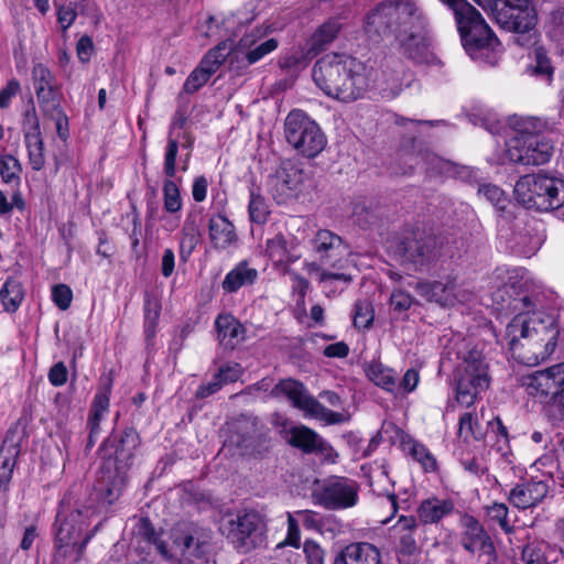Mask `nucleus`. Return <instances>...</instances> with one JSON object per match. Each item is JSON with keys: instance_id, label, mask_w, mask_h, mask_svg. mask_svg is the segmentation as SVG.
<instances>
[{"instance_id": "423d86ee", "label": "nucleus", "mask_w": 564, "mask_h": 564, "mask_svg": "<svg viewBox=\"0 0 564 564\" xmlns=\"http://www.w3.org/2000/svg\"><path fill=\"white\" fill-rule=\"evenodd\" d=\"M458 358L460 362L455 372V401L447 404V411H455L456 405L470 409L490 384L488 365L481 351L474 348L459 351Z\"/></svg>"}, {"instance_id": "603ef678", "label": "nucleus", "mask_w": 564, "mask_h": 564, "mask_svg": "<svg viewBox=\"0 0 564 564\" xmlns=\"http://www.w3.org/2000/svg\"><path fill=\"white\" fill-rule=\"evenodd\" d=\"M248 212L250 220L257 224H264L270 214L269 206L264 197L254 189L250 191Z\"/></svg>"}, {"instance_id": "2f4dec72", "label": "nucleus", "mask_w": 564, "mask_h": 564, "mask_svg": "<svg viewBox=\"0 0 564 564\" xmlns=\"http://www.w3.org/2000/svg\"><path fill=\"white\" fill-rule=\"evenodd\" d=\"M343 25L338 19H328L319 25L311 35L308 44V53L316 55L319 51L330 45L338 36Z\"/></svg>"}, {"instance_id": "4d7b16f0", "label": "nucleus", "mask_w": 564, "mask_h": 564, "mask_svg": "<svg viewBox=\"0 0 564 564\" xmlns=\"http://www.w3.org/2000/svg\"><path fill=\"white\" fill-rule=\"evenodd\" d=\"M375 311L368 301H357L354 308V325L367 329L372 325Z\"/></svg>"}, {"instance_id": "c756f323", "label": "nucleus", "mask_w": 564, "mask_h": 564, "mask_svg": "<svg viewBox=\"0 0 564 564\" xmlns=\"http://www.w3.org/2000/svg\"><path fill=\"white\" fill-rule=\"evenodd\" d=\"M257 269L249 265L247 261L237 263L223 280V290L227 293H236L245 286L252 285L258 279Z\"/></svg>"}, {"instance_id": "e2e57ef3", "label": "nucleus", "mask_w": 564, "mask_h": 564, "mask_svg": "<svg viewBox=\"0 0 564 564\" xmlns=\"http://www.w3.org/2000/svg\"><path fill=\"white\" fill-rule=\"evenodd\" d=\"M295 513L306 530L322 531L323 518L318 512L313 510H297Z\"/></svg>"}, {"instance_id": "49530a36", "label": "nucleus", "mask_w": 564, "mask_h": 564, "mask_svg": "<svg viewBox=\"0 0 564 564\" xmlns=\"http://www.w3.org/2000/svg\"><path fill=\"white\" fill-rule=\"evenodd\" d=\"M528 137H512L506 142L502 163L525 165Z\"/></svg>"}, {"instance_id": "69168bd1", "label": "nucleus", "mask_w": 564, "mask_h": 564, "mask_svg": "<svg viewBox=\"0 0 564 564\" xmlns=\"http://www.w3.org/2000/svg\"><path fill=\"white\" fill-rule=\"evenodd\" d=\"M420 382L419 371L410 368L403 375L401 381L397 382L398 394L413 392Z\"/></svg>"}, {"instance_id": "bf43d9fd", "label": "nucleus", "mask_w": 564, "mask_h": 564, "mask_svg": "<svg viewBox=\"0 0 564 564\" xmlns=\"http://www.w3.org/2000/svg\"><path fill=\"white\" fill-rule=\"evenodd\" d=\"M210 76L212 75L208 72H206L203 67H196L186 78L183 85V90L187 94H193L197 91L208 82Z\"/></svg>"}, {"instance_id": "f8f14e48", "label": "nucleus", "mask_w": 564, "mask_h": 564, "mask_svg": "<svg viewBox=\"0 0 564 564\" xmlns=\"http://www.w3.org/2000/svg\"><path fill=\"white\" fill-rule=\"evenodd\" d=\"M312 186L313 181L310 173L291 161L282 162L267 181L268 192L279 205L296 200Z\"/></svg>"}, {"instance_id": "79ce46f5", "label": "nucleus", "mask_w": 564, "mask_h": 564, "mask_svg": "<svg viewBox=\"0 0 564 564\" xmlns=\"http://www.w3.org/2000/svg\"><path fill=\"white\" fill-rule=\"evenodd\" d=\"M232 51V41L230 39L220 42L217 46L208 51L203 57L199 66L203 67L210 75L215 74L226 57Z\"/></svg>"}, {"instance_id": "f257e3e1", "label": "nucleus", "mask_w": 564, "mask_h": 564, "mask_svg": "<svg viewBox=\"0 0 564 564\" xmlns=\"http://www.w3.org/2000/svg\"><path fill=\"white\" fill-rule=\"evenodd\" d=\"M429 21L411 0H388L373 9L366 20L368 32H393L403 54L417 64L440 65L427 36Z\"/></svg>"}, {"instance_id": "13d9d810", "label": "nucleus", "mask_w": 564, "mask_h": 564, "mask_svg": "<svg viewBox=\"0 0 564 564\" xmlns=\"http://www.w3.org/2000/svg\"><path fill=\"white\" fill-rule=\"evenodd\" d=\"M478 195L487 199L489 203H491L499 209L505 208L507 197L505 195V192L498 186L492 184H484L479 187Z\"/></svg>"}, {"instance_id": "9d476101", "label": "nucleus", "mask_w": 564, "mask_h": 564, "mask_svg": "<svg viewBox=\"0 0 564 564\" xmlns=\"http://www.w3.org/2000/svg\"><path fill=\"white\" fill-rule=\"evenodd\" d=\"M141 444L139 433L126 429L120 435H112L101 444L99 452L102 458H112L115 477L108 488L109 495L119 494L127 481V473L132 466L135 453Z\"/></svg>"}, {"instance_id": "aec40b11", "label": "nucleus", "mask_w": 564, "mask_h": 564, "mask_svg": "<svg viewBox=\"0 0 564 564\" xmlns=\"http://www.w3.org/2000/svg\"><path fill=\"white\" fill-rule=\"evenodd\" d=\"M460 544L470 554L495 556L494 543L482 524L473 516L465 514L462 520Z\"/></svg>"}, {"instance_id": "37998d69", "label": "nucleus", "mask_w": 564, "mask_h": 564, "mask_svg": "<svg viewBox=\"0 0 564 564\" xmlns=\"http://www.w3.org/2000/svg\"><path fill=\"white\" fill-rule=\"evenodd\" d=\"M547 37L564 47V8L557 7L550 11L544 23Z\"/></svg>"}, {"instance_id": "052dcab7", "label": "nucleus", "mask_w": 564, "mask_h": 564, "mask_svg": "<svg viewBox=\"0 0 564 564\" xmlns=\"http://www.w3.org/2000/svg\"><path fill=\"white\" fill-rule=\"evenodd\" d=\"M307 564H325V550L314 540H306L303 544Z\"/></svg>"}, {"instance_id": "c85d7f7f", "label": "nucleus", "mask_w": 564, "mask_h": 564, "mask_svg": "<svg viewBox=\"0 0 564 564\" xmlns=\"http://www.w3.org/2000/svg\"><path fill=\"white\" fill-rule=\"evenodd\" d=\"M208 231L213 247L219 250L227 249L237 240L234 225L223 215L210 217Z\"/></svg>"}, {"instance_id": "1a4fd4ad", "label": "nucleus", "mask_w": 564, "mask_h": 564, "mask_svg": "<svg viewBox=\"0 0 564 564\" xmlns=\"http://www.w3.org/2000/svg\"><path fill=\"white\" fill-rule=\"evenodd\" d=\"M156 549L171 564H195L205 561L210 554L212 534L198 528L175 531L170 547L159 543Z\"/></svg>"}, {"instance_id": "39448f33", "label": "nucleus", "mask_w": 564, "mask_h": 564, "mask_svg": "<svg viewBox=\"0 0 564 564\" xmlns=\"http://www.w3.org/2000/svg\"><path fill=\"white\" fill-rule=\"evenodd\" d=\"M61 508L56 519L57 528L51 564H76L82 560L86 545L93 536V534L84 535L83 532L88 527V519L94 511L86 508L64 514L65 499L62 500Z\"/></svg>"}, {"instance_id": "a19ab883", "label": "nucleus", "mask_w": 564, "mask_h": 564, "mask_svg": "<svg viewBox=\"0 0 564 564\" xmlns=\"http://www.w3.org/2000/svg\"><path fill=\"white\" fill-rule=\"evenodd\" d=\"M23 299L22 284L14 279H8L0 289V300L4 311L9 313H14L20 307Z\"/></svg>"}, {"instance_id": "dca6fc26", "label": "nucleus", "mask_w": 564, "mask_h": 564, "mask_svg": "<svg viewBox=\"0 0 564 564\" xmlns=\"http://www.w3.org/2000/svg\"><path fill=\"white\" fill-rule=\"evenodd\" d=\"M419 293L431 302L442 306H454L466 303L473 299V292L456 279L445 281L421 282L417 284Z\"/></svg>"}, {"instance_id": "a211bd4d", "label": "nucleus", "mask_w": 564, "mask_h": 564, "mask_svg": "<svg viewBox=\"0 0 564 564\" xmlns=\"http://www.w3.org/2000/svg\"><path fill=\"white\" fill-rule=\"evenodd\" d=\"M268 32L269 28L257 26L240 39L236 53L242 55L247 66L258 63L278 48V40L267 39Z\"/></svg>"}, {"instance_id": "6e6552de", "label": "nucleus", "mask_w": 564, "mask_h": 564, "mask_svg": "<svg viewBox=\"0 0 564 564\" xmlns=\"http://www.w3.org/2000/svg\"><path fill=\"white\" fill-rule=\"evenodd\" d=\"M219 530L235 549L248 552L265 541L267 522L258 511L242 510L223 517Z\"/></svg>"}, {"instance_id": "f704fd0d", "label": "nucleus", "mask_w": 564, "mask_h": 564, "mask_svg": "<svg viewBox=\"0 0 564 564\" xmlns=\"http://www.w3.org/2000/svg\"><path fill=\"white\" fill-rule=\"evenodd\" d=\"M525 151V165H542L550 161L553 145L542 135H529Z\"/></svg>"}, {"instance_id": "a18cd8bd", "label": "nucleus", "mask_w": 564, "mask_h": 564, "mask_svg": "<svg viewBox=\"0 0 564 564\" xmlns=\"http://www.w3.org/2000/svg\"><path fill=\"white\" fill-rule=\"evenodd\" d=\"M304 268H305L306 272L312 278H315L319 283L332 284L333 282H341L345 285H347L352 280L351 275L346 272H343L340 270L328 271V270L322 269L321 265L317 264L316 262H307V263H305Z\"/></svg>"}, {"instance_id": "5701e85b", "label": "nucleus", "mask_w": 564, "mask_h": 564, "mask_svg": "<svg viewBox=\"0 0 564 564\" xmlns=\"http://www.w3.org/2000/svg\"><path fill=\"white\" fill-rule=\"evenodd\" d=\"M204 217L202 210L191 209L183 223L180 238V257L187 261L193 251L199 245L202 239V226Z\"/></svg>"}, {"instance_id": "cd10ccee", "label": "nucleus", "mask_w": 564, "mask_h": 564, "mask_svg": "<svg viewBox=\"0 0 564 564\" xmlns=\"http://www.w3.org/2000/svg\"><path fill=\"white\" fill-rule=\"evenodd\" d=\"M419 521L413 516H401L391 527V536L400 544L404 554H412L416 550L415 531Z\"/></svg>"}, {"instance_id": "0e129e2a", "label": "nucleus", "mask_w": 564, "mask_h": 564, "mask_svg": "<svg viewBox=\"0 0 564 564\" xmlns=\"http://www.w3.org/2000/svg\"><path fill=\"white\" fill-rule=\"evenodd\" d=\"M52 300L61 310H67L73 300V292L66 284H57L52 289Z\"/></svg>"}, {"instance_id": "4be33fe9", "label": "nucleus", "mask_w": 564, "mask_h": 564, "mask_svg": "<svg viewBox=\"0 0 564 564\" xmlns=\"http://www.w3.org/2000/svg\"><path fill=\"white\" fill-rule=\"evenodd\" d=\"M399 160L402 164L406 165L403 171L404 174L411 173L414 167H421L426 172L444 173L448 171L449 163L434 154L433 152L423 149L421 145L412 144V149H402L399 154Z\"/></svg>"}, {"instance_id": "7c9ffc66", "label": "nucleus", "mask_w": 564, "mask_h": 564, "mask_svg": "<svg viewBox=\"0 0 564 564\" xmlns=\"http://www.w3.org/2000/svg\"><path fill=\"white\" fill-rule=\"evenodd\" d=\"M286 442L304 453H314L316 448H326L323 438L312 429L299 425L286 431Z\"/></svg>"}, {"instance_id": "8fccbe9b", "label": "nucleus", "mask_w": 564, "mask_h": 564, "mask_svg": "<svg viewBox=\"0 0 564 564\" xmlns=\"http://www.w3.org/2000/svg\"><path fill=\"white\" fill-rule=\"evenodd\" d=\"M169 178L163 183V206L167 213L174 214L182 209L183 202L177 184Z\"/></svg>"}, {"instance_id": "7ed1b4c3", "label": "nucleus", "mask_w": 564, "mask_h": 564, "mask_svg": "<svg viewBox=\"0 0 564 564\" xmlns=\"http://www.w3.org/2000/svg\"><path fill=\"white\" fill-rule=\"evenodd\" d=\"M312 78L326 96L344 102L361 98L370 86L367 66L346 53H327L318 58Z\"/></svg>"}, {"instance_id": "6e6d98bb", "label": "nucleus", "mask_w": 564, "mask_h": 564, "mask_svg": "<svg viewBox=\"0 0 564 564\" xmlns=\"http://www.w3.org/2000/svg\"><path fill=\"white\" fill-rule=\"evenodd\" d=\"M285 516H286V524H288L286 536L281 543L278 544V547L289 545V546L299 549L301 545V531H300L301 521L297 518L295 511L294 512L286 511Z\"/></svg>"}, {"instance_id": "338daca9", "label": "nucleus", "mask_w": 564, "mask_h": 564, "mask_svg": "<svg viewBox=\"0 0 564 564\" xmlns=\"http://www.w3.org/2000/svg\"><path fill=\"white\" fill-rule=\"evenodd\" d=\"M160 310L156 303H148L145 307L144 332L148 338H152L155 334V326L159 318Z\"/></svg>"}, {"instance_id": "a878e982", "label": "nucleus", "mask_w": 564, "mask_h": 564, "mask_svg": "<svg viewBox=\"0 0 564 564\" xmlns=\"http://www.w3.org/2000/svg\"><path fill=\"white\" fill-rule=\"evenodd\" d=\"M549 486L543 480H531L517 485L509 494V501L516 508L528 509L540 503L547 495Z\"/></svg>"}, {"instance_id": "6ab92c4d", "label": "nucleus", "mask_w": 564, "mask_h": 564, "mask_svg": "<svg viewBox=\"0 0 564 564\" xmlns=\"http://www.w3.org/2000/svg\"><path fill=\"white\" fill-rule=\"evenodd\" d=\"M397 252L404 262L413 264L415 269L422 268L434 260L436 240L421 234L405 237L399 242Z\"/></svg>"}, {"instance_id": "de8ad7c7", "label": "nucleus", "mask_w": 564, "mask_h": 564, "mask_svg": "<svg viewBox=\"0 0 564 564\" xmlns=\"http://www.w3.org/2000/svg\"><path fill=\"white\" fill-rule=\"evenodd\" d=\"M406 446L409 454L422 466L424 471L433 473L437 469L436 458L425 445L415 441H411L406 444Z\"/></svg>"}, {"instance_id": "58836bf2", "label": "nucleus", "mask_w": 564, "mask_h": 564, "mask_svg": "<svg viewBox=\"0 0 564 564\" xmlns=\"http://www.w3.org/2000/svg\"><path fill=\"white\" fill-rule=\"evenodd\" d=\"M185 126V117L176 113L171 122L167 144L164 154V173L166 176L174 177L176 173V158L178 153V140L173 137L175 129H182Z\"/></svg>"}, {"instance_id": "e433bc0d", "label": "nucleus", "mask_w": 564, "mask_h": 564, "mask_svg": "<svg viewBox=\"0 0 564 564\" xmlns=\"http://www.w3.org/2000/svg\"><path fill=\"white\" fill-rule=\"evenodd\" d=\"M265 252L278 264H290L297 259V256L293 253V246L282 234L267 240Z\"/></svg>"}, {"instance_id": "473e14b6", "label": "nucleus", "mask_w": 564, "mask_h": 564, "mask_svg": "<svg viewBox=\"0 0 564 564\" xmlns=\"http://www.w3.org/2000/svg\"><path fill=\"white\" fill-rule=\"evenodd\" d=\"M32 75L39 101L41 104L54 102L56 99V86L50 69L43 64H37L33 67Z\"/></svg>"}, {"instance_id": "b1692460", "label": "nucleus", "mask_w": 564, "mask_h": 564, "mask_svg": "<svg viewBox=\"0 0 564 564\" xmlns=\"http://www.w3.org/2000/svg\"><path fill=\"white\" fill-rule=\"evenodd\" d=\"M24 122V141L29 153V161L34 171H40L45 164V156L39 119L34 112H26Z\"/></svg>"}, {"instance_id": "774afa93", "label": "nucleus", "mask_w": 564, "mask_h": 564, "mask_svg": "<svg viewBox=\"0 0 564 564\" xmlns=\"http://www.w3.org/2000/svg\"><path fill=\"white\" fill-rule=\"evenodd\" d=\"M218 377L220 378L224 384L237 381L242 375V368L239 364L231 362L221 367L218 372Z\"/></svg>"}, {"instance_id": "ea45409f", "label": "nucleus", "mask_w": 564, "mask_h": 564, "mask_svg": "<svg viewBox=\"0 0 564 564\" xmlns=\"http://www.w3.org/2000/svg\"><path fill=\"white\" fill-rule=\"evenodd\" d=\"M458 436L465 442L481 441L485 433L480 426L479 417L475 411L464 412L458 420Z\"/></svg>"}, {"instance_id": "393cba45", "label": "nucleus", "mask_w": 564, "mask_h": 564, "mask_svg": "<svg viewBox=\"0 0 564 564\" xmlns=\"http://www.w3.org/2000/svg\"><path fill=\"white\" fill-rule=\"evenodd\" d=\"M455 511V503L452 499H443L436 496L422 500L416 508V520L420 524H438L443 519Z\"/></svg>"}, {"instance_id": "c9c22d12", "label": "nucleus", "mask_w": 564, "mask_h": 564, "mask_svg": "<svg viewBox=\"0 0 564 564\" xmlns=\"http://www.w3.org/2000/svg\"><path fill=\"white\" fill-rule=\"evenodd\" d=\"M524 564H550L557 561L556 550L545 541H531L522 551Z\"/></svg>"}, {"instance_id": "09e8293b", "label": "nucleus", "mask_w": 564, "mask_h": 564, "mask_svg": "<svg viewBox=\"0 0 564 564\" xmlns=\"http://www.w3.org/2000/svg\"><path fill=\"white\" fill-rule=\"evenodd\" d=\"M511 127L516 131V137L540 135L544 122L534 117L513 116L509 119Z\"/></svg>"}, {"instance_id": "4468645a", "label": "nucleus", "mask_w": 564, "mask_h": 564, "mask_svg": "<svg viewBox=\"0 0 564 564\" xmlns=\"http://www.w3.org/2000/svg\"><path fill=\"white\" fill-rule=\"evenodd\" d=\"M276 394L286 397L294 408L301 410L305 417L316 419L326 424L340 423L343 415L325 408L307 393L304 386L295 380H282L274 389Z\"/></svg>"}, {"instance_id": "20e7f679", "label": "nucleus", "mask_w": 564, "mask_h": 564, "mask_svg": "<svg viewBox=\"0 0 564 564\" xmlns=\"http://www.w3.org/2000/svg\"><path fill=\"white\" fill-rule=\"evenodd\" d=\"M440 1L453 11L462 43L470 57L495 64L497 56H488V54L495 52L500 43L479 11L466 0Z\"/></svg>"}, {"instance_id": "9b49d317", "label": "nucleus", "mask_w": 564, "mask_h": 564, "mask_svg": "<svg viewBox=\"0 0 564 564\" xmlns=\"http://www.w3.org/2000/svg\"><path fill=\"white\" fill-rule=\"evenodd\" d=\"M284 134L288 143L308 159L316 158L327 144L319 126L301 110H292L286 116Z\"/></svg>"}, {"instance_id": "ddd939ff", "label": "nucleus", "mask_w": 564, "mask_h": 564, "mask_svg": "<svg viewBox=\"0 0 564 564\" xmlns=\"http://www.w3.org/2000/svg\"><path fill=\"white\" fill-rule=\"evenodd\" d=\"M491 11L502 29L531 37L538 13L530 0H492Z\"/></svg>"}, {"instance_id": "412c9836", "label": "nucleus", "mask_w": 564, "mask_h": 564, "mask_svg": "<svg viewBox=\"0 0 564 564\" xmlns=\"http://www.w3.org/2000/svg\"><path fill=\"white\" fill-rule=\"evenodd\" d=\"M521 382L529 394L535 397L551 395L553 399L554 392L564 383V362L524 376Z\"/></svg>"}, {"instance_id": "f03ea898", "label": "nucleus", "mask_w": 564, "mask_h": 564, "mask_svg": "<svg viewBox=\"0 0 564 564\" xmlns=\"http://www.w3.org/2000/svg\"><path fill=\"white\" fill-rule=\"evenodd\" d=\"M525 311L516 315L506 328L509 349L514 359L527 366L547 360L556 347L564 346V330L560 329L554 315L532 310L534 304L524 296Z\"/></svg>"}, {"instance_id": "864d4df0", "label": "nucleus", "mask_w": 564, "mask_h": 564, "mask_svg": "<svg viewBox=\"0 0 564 564\" xmlns=\"http://www.w3.org/2000/svg\"><path fill=\"white\" fill-rule=\"evenodd\" d=\"M21 172L22 167L17 158L11 154L0 156V175L4 183H19Z\"/></svg>"}, {"instance_id": "3c124183", "label": "nucleus", "mask_w": 564, "mask_h": 564, "mask_svg": "<svg viewBox=\"0 0 564 564\" xmlns=\"http://www.w3.org/2000/svg\"><path fill=\"white\" fill-rule=\"evenodd\" d=\"M17 452L13 448L1 447L0 449V491L7 490L12 478L15 466Z\"/></svg>"}, {"instance_id": "0eeeda50", "label": "nucleus", "mask_w": 564, "mask_h": 564, "mask_svg": "<svg viewBox=\"0 0 564 564\" xmlns=\"http://www.w3.org/2000/svg\"><path fill=\"white\" fill-rule=\"evenodd\" d=\"M514 195L528 209L556 210L564 206V178L546 174H528L516 183Z\"/></svg>"}, {"instance_id": "4c0bfd02", "label": "nucleus", "mask_w": 564, "mask_h": 564, "mask_svg": "<svg viewBox=\"0 0 564 564\" xmlns=\"http://www.w3.org/2000/svg\"><path fill=\"white\" fill-rule=\"evenodd\" d=\"M366 375L370 381L387 392L398 395L397 376L393 369L381 362L372 361L366 368Z\"/></svg>"}, {"instance_id": "5fc2aeb1", "label": "nucleus", "mask_w": 564, "mask_h": 564, "mask_svg": "<svg viewBox=\"0 0 564 564\" xmlns=\"http://www.w3.org/2000/svg\"><path fill=\"white\" fill-rule=\"evenodd\" d=\"M110 387L99 390L91 403L88 420L101 422L109 409Z\"/></svg>"}, {"instance_id": "72a5a7b5", "label": "nucleus", "mask_w": 564, "mask_h": 564, "mask_svg": "<svg viewBox=\"0 0 564 564\" xmlns=\"http://www.w3.org/2000/svg\"><path fill=\"white\" fill-rule=\"evenodd\" d=\"M220 343L234 348L243 338L242 325L230 314H220L215 322Z\"/></svg>"}, {"instance_id": "c03bdc74", "label": "nucleus", "mask_w": 564, "mask_h": 564, "mask_svg": "<svg viewBox=\"0 0 564 564\" xmlns=\"http://www.w3.org/2000/svg\"><path fill=\"white\" fill-rule=\"evenodd\" d=\"M527 72L547 83L552 80L554 67L544 48L536 47L534 50L533 62L528 66Z\"/></svg>"}, {"instance_id": "bb28decb", "label": "nucleus", "mask_w": 564, "mask_h": 564, "mask_svg": "<svg viewBox=\"0 0 564 564\" xmlns=\"http://www.w3.org/2000/svg\"><path fill=\"white\" fill-rule=\"evenodd\" d=\"M379 550L367 542L351 543L336 555L333 564H380Z\"/></svg>"}, {"instance_id": "680f3d73", "label": "nucleus", "mask_w": 564, "mask_h": 564, "mask_svg": "<svg viewBox=\"0 0 564 564\" xmlns=\"http://www.w3.org/2000/svg\"><path fill=\"white\" fill-rule=\"evenodd\" d=\"M508 507L505 503H492L487 508V514L489 518L500 525L505 532H510L511 527L508 521Z\"/></svg>"}, {"instance_id": "2eb2a0df", "label": "nucleus", "mask_w": 564, "mask_h": 564, "mask_svg": "<svg viewBox=\"0 0 564 564\" xmlns=\"http://www.w3.org/2000/svg\"><path fill=\"white\" fill-rule=\"evenodd\" d=\"M315 502L327 510H344L355 507L359 500L356 480L332 476L315 491Z\"/></svg>"}, {"instance_id": "f3484780", "label": "nucleus", "mask_w": 564, "mask_h": 564, "mask_svg": "<svg viewBox=\"0 0 564 564\" xmlns=\"http://www.w3.org/2000/svg\"><path fill=\"white\" fill-rule=\"evenodd\" d=\"M313 248L321 261L337 270L346 269L349 249L338 235L327 229L318 230L313 239Z\"/></svg>"}]
</instances>
